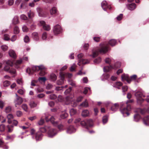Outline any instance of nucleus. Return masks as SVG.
Returning <instances> with one entry per match:
<instances>
[{"label":"nucleus","instance_id":"1a4fd4ad","mask_svg":"<svg viewBox=\"0 0 149 149\" xmlns=\"http://www.w3.org/2000/svg\"><path fill=\"white\" fill-rule=\"evenodd\" d=\"M62 29L60 25L57 24L55 26L53 29V32L55 35H57L62 32Z\"/></svg>","mask_w":149,"mask_h":149},{"label":"nucleus","instance_id":"f8f14e48","mask_svg":"<svg viewBox=\"0 0 149 149\" xmlns=\"http://www.w3.org/2000/svg\"><path fill=\"white\" fill-rule=\"evenodd\" d=\"M4 70L11 74H15L16 73L15 70L13 68H10V66L7 65H6L4 68Z\"/></svg>","mask_w":149,"mask_h":149},{"label":"nucleus","instance_id":"f03ea898","mask_svg":"<svg viewBox=\"0 0 149 149\" xmlns=\"http://www.w3.org/2000/svg\"><path fill=\"white\" fill-rule=\"evenodd\" d=\"M120 111L123 116L124 117L128 116L130 115L129 112L132 109L130 105H126V104H124L123 103H122L120 104Z\"/></svg>","mask_w":149,"mask_h":149},{"label":"nucleus","instance_id":"0e129e2a","mask_svg":"<svg viewBox=\"0 0 149 149\" xmlns=\"http://www.w3.org/2000/svg\"><path fill=\"white\" fill-rule=\"evenodd\" d=\"M16 115L17 117H20L22 115V113L20 111H17L16 112Z\"/></svg>","mask_w":149,"mask_h":149},{"label":"nucleus","instance_id":"423d86ee","mask_svg":"<svg viewBox=\"0 0 149 149\" xmlns=\"http://www.w3.org/2000/svg\"><path fill=\"white\" fill-rule=\"evenodd\" d=\"M81 124L85 128L88 129V127L93 126V121L91 120H83L81 122Z\"/></svg>","mask_w":149,"mask_h":149},{"label":"nucleus","instance_id":"3c124183","mask_svg":"<svg viewBox=\"0 0 149 149\" xmlns=\"http://www.w3.org/2000/svg\"><path fill=\"white\" fill-rule=\"evenodd\" d=\"M80 105L85 107H87L88 106V105L87 102V100H86L85 101L81 103Z\"/></svg>","mask_w":149,"mask_h":149},{"label":"nucleus","instance_id":"c03bdc74","mask_svg":"<svg viewBox=\"0 0 149 149\" xmlns=\"http://www.w3.org/2000/svg\"><path fill=\"white\" fill-rule=\"evenodd\" d=\"M6 65L12 67L13 65V62L11 60H8L6 62Z\"/></svg>","mask_w":149,"mask_h":149},{"label":"nucleus","instance_id":"a211bd4d","mask_svg":"<svg viewBox=\"0 0 149 149\" xmlns=\"http://www.w3.org/2000/svg\"><path fill=\"white\" fill-rule=\"evenodd\" d=\"M37 11L38 13L39 16L41 17H45V13L43 12L41 8L39 7L37 8Z\"/></svg>","mask_w":149,"mask_h":149},{"label":"nucleus","instance_id":"6e6552de","mask_svg":"<svg viewBox=\"0 0 149 149\" xmlns=\"http://www.w3.org/2000/svg\"><path fill=\"white\" fill-rule=\"evenodd\" d=\"M50 121L52 124L55 126H57L59 124L60 119L56 116H52L50 118Z\"/></svg>","mask_w":149,"mask_h":149},{"label":"nucleus","instance_id":"e433bc0d","mask_svg":"<svg viewBox=\"0 0 149 149\" xmlns=\"http://www.w3.org/2000/svg\"><path fill=\"white\" fill-rule=\"evenodd\" d=\"M28 15L29 19H31L34 16V14L33 12L30 10L28 13Z\"/></svg>","mask_w":149,"mask_h":149},{"label":"nucleus","instance_id":"de8ad7c7","mask_svg":"<svg viewBox=\"0 0 149 149\" xmlns=\"http://www.w3.org/2000/svg\"><path fill=\"white\" fill-rule=\"evenodd\" d=\"M47 34L46 32H44L43 33L42 36V40H47Z\"/></svg>","mask_w":149,"mask_h":149},{"label":"nucleus","instance_id":"dca6fc26","mask_svg":"<svg viewBox=\"0 0 149 149\" xmlns=\"http://www.w3.org/2000/svg\"><path fill=\"white\" fill-rule=\"evenodd\" d=\"M23 101V99L21 97H18L14 101L15 106L17 107V105H20Z\"/></svg>","mask_w":149,"mask_h":149},{"label":"nucleus","instance_id":"79ce46f5","mask_svg":"<svg viewBox=\"0 0 149 149\" xmlns=\"http://www.w3.org/2000/svg\"><path fill=\"white\" fill-rule=\"evenodd\" d=\"M68 82L69 84L70 85L74 87L76 86V84L75 81L72 80H68Z\"/></svg>","mask_w":149,"mask_h":149},{"label":"nucleus","instance_id":"680f3d73","mask_svg":"<svg viewBox=\"0 0 149 149\" xmlns=\"http://www.w3.org/2000/svg\"><path fill=\"white\" fill-rule=\"evenodd\" d=\"M11 111V107L10 106L7 107L5 109V112L7 113L10 112Z\"/></svg>","mask_w":149,"mask_h":149},{"label":"nucleus","instance_id":"4c0bfd02","mask_svg":"<svg viewBox=\"0 0 149 149\" xmlns=\"http://www.w3.org/2000/svg\"><path fill=\"white\" fill-rule=\"evenodd\" d=\"M21 107L26 112L28 111V108L27 104H23Z\"/></svg>","mask_w":149,"mask_h":149},{"label":"nucleus","instance_id":"8fccbe9b","mask_svg":"<svg viewBox=\"0 0 149 149\" xmlns=\"http://www.w3.org/2000/svg\"><path fill=\"white\" fill-rule=\"evenodd\" d=\"M76 112V110L74 109H71L70 110V112L71 116L75 114Z\"/></svg>","mask_w":149,"mask_h":149},{"label":"nucleus","instance_id":"bb28decb","mask_svg":"<svg viewBox=\"0 0 149 149\" xmlns=\"http://www.w3.org/2000/svg\"><path fill=\"white\" fill-rule=\"evenodd\" d=\"M50 128L52 129V130L51 131V133H52V134H53V136L52 137H49L52 138L56 135L57 134V131L53 127L50 126Z\"/></svg>","mask_w":149,"mask_h":149},{"label":"nucleus","instance_id":"5fc2aeb1","mask_svg":"<svg viewBox=\"0 0 149 149\" xmlns=\"http://www.w3.org/2000/svg\"><path fill=\"white\" fill-rule=\"evenodd\" d=\"M127 87L126 86H125L122 87V92L123 93V95H125V92L127 91Z\"/></svg>","mask_w":149,"mask_h":149},{"label":"nucleus","instance_id":"338daca9","mask_svg":"<svg viewBox=\"0 0 149 149\" xmlns=\"http://www.w3.org/2000/svg\"><path fill=\"white\" fill-rule=\"evenodd\" d=\"M8 128V132H11L13 130V126L12 125H8L7 127Z\"/></svg>","mask_w":149,"mask_h":149},{"label":"nucleus","instance_id":"c756f323","mask_svg":"<svg viewBox=\"0 0 149 149\" xmlns=\"http://www.w3.org/2000/svg\"><path fill=\"white\" fill-rule=\"evenodd\" d=\"M118 104L116 103L113 104L111 107V110L113 111H116L118 108Z\"/></svg>","mask_w":149,"mask_h":149},{"label":"nucleus","instance_id":"2f4dec72","mask_svg":"<svg viewBox=\"0 0 149 149\" xmlns=\"http://www.w3.org/2000/svg\"><path fill=\"white\" fill-rule=\"evenodd\" d=\"M101 60V58L100 57H98L94 60L93 62L95 64L97 65L100 63Z\"/></svg>","mask_w":149,"mask_h":149},{"label":"nucleus","instance_id":"13d9d810","mask_svg":"<svg viewBox=\"0 0 149 149\" xmlns=\"http://www.w3.org/2000/svg\"><path fill=\"white\" fill-rule=\"evenodd\" d=\"M58 128L60 131L64 130L65 129V127L62 125L61 124L59 125H58Z\"/></svg>","mask_w":149,"mask_h":149},{"label":"nucleus","instance_id":"774afa93","mask_svg":"<svg viewBox=\"0 0 149 149\" xmlns=\"http://www.w3.org/2000/svg\"><path fill=\"white\" fill-rule=\"evenodd\" d=\"M30 40L28 36H26L24 38V41L26 43H28L29 41Z\"/></svg>","mask_w":149,"mask_h":149},{"label":"nucleus","instance_id":"f3484780","mask_svg":"<svg viewBox=\"0 0 149 149\" xmlns=\"http://www.w3.org/2000/svg\"><path fill=\"white\" fill-rule=\"evenodd\" d=\"M8 54L10 57L14 59H16L17 58L16 54L15 51L13 49H10L8 52Z\"/></svg>","mask_w":149,"mask_h":149},{"label":"nucleus","instance_id":"a19ab883","mask_svg":"<svg viewBox=\"0 0 149 149\" xmlns=\"http://www.w3.org/2000/svg\"><path fill=\"white\" fill-rule=\"evenodd\" d=\"M29 105L31 108H34L37 106V104L34 101H31Z\"/></svg>","mask_w":149,"mask_h":149},{"label":"nucleus","instance_id":"58836bf2","mask_svg":"<svg viewBox=\"0 0 149 149\" xmlns=\"http://www.w3.org/2000/svg\"><path fill=\"white\" fill-rule=\"evenodd\" d=\"M7 117L8 119V123H11V121L10 120L13 118V116L11 114H9L7 115Z\"/></svg>","mask_w":149,"mask_h":149},{"label":"nucleus","instance_id":"49530a36","mask_svg":"<svg viewBox=\"0 0 149 149\" xmlns=\"http://www.w3.org/2000/svg\"><path fill=\"white\" fill-rule=\"evenodd\" d=\"M64 74V78H65V77H67L68 78H70L72 77V74L71 73H65L63 72Z\"/></svg>","mask_w":149,"mask_h":149},{"label":"nucleus","instance_id":"7c9ffc66","mask_svg":"<svg viewBox=\"0 0 149 149\" xmlns=\"http://www.w3.org/2000/svg\"><path fill=\"white\" fill-rule=\"evenodd\" d=\"M116 41L115 39L111 40L109 42V44L112 46H115L116 44Z\"/></svg>","mask_w":149,"mask_h":149},{"label":"nucleus","instance_id":"f704fd0d","mask_svg":"<svg viewBox=\"0 0 149 149\" xmlns=\"http://www.w3.org/2000/svg\"><path fill=\"white\" fill-rule=\"evenodd\" d=\"M102 121L103 124L107 123L108 121V116H103Z\"/></svg>","mask_w":149,"mask_h":149},{"label":"nucleus","instance_id":"6ab92c4d","mask_svg":"<svg viewBox=\"0 0 149 149\" xmlns=\"http://www.w3.org/2000/svg\"><path fill=\"white\" fill-rule=\"evenodd\" d=\"M127 8L129 10H134L136 7V4L134 3L127 5Z\"/></svg>","mask_w":149,"mask_h":149},{"label":"nucleus","instance_id":"ddd939ff","mask_svg":"<svg viewBox=\"0 0 149 149\" xmlns=\"http://www.w3.org/2000/svg\"><path fill=\"white\" fill-rule=\"evenodd\" d=\"M101 6L103 9L105 11H106L107 9H109V10L111 9V7L108 5L105 1H103L102 2Z\"/></svg>","mask_w":149,"mask_h":149},{"label":"nucleus","instance_id":"4d7b16f0","mask_svg":"<svg viewBox=\"0 0 149 149\" xmlns=\"http://www.w3.org/2000/svg\"><path fill=\"white\" fill-rule=\"evenodd\" d=\"M8 47L6 45H3L1 46V48L3 51H5L8 49Z\"/></svg>","mask_w":149,"mask_h":149},{"label":"nucleus","instance_id":"c85d7f7f","mask_svg":"<svg viewBox=\"0 0 149 149\" xmlns=\"http://www.w3.org/2000/svg\"><path fill=\"white\" fill-rule=\"evenodd\" d=\"M77 67V65L75 63L71 65L69 69L70 70L71 72H75L76 71V68Z\"/></svg>","mask_w":149,"mask_h":149},{"label":"nucleus","instance_id":"a18cd8bd","mask_svg":"<svg viewBox=\"0 0 149 149\" xmlns=\"http://www.w3.org/2000/svg\"><path fill=\"white\" fill-rule=\"evenodd\" d=\"M82 47L84 49L87 50L89 48V45L88 43H84L82 45Z\"/></svg>","mask_w":149,"mask_h":149},{"label":"nucleus","instance_id":"bf43d9fd","mask_svg":"<svg viewBox=\"0 0 149 149\" xmlns=\"http://www.w3.org/2000/svg\"><path fill=\"white\" fill-rule=\"evenodd\" d=\"M3 84L4 87H7L10 85V83L8 81H5L3 82Z\"/></svg>","mask_w":149,"mask_h":149},{"label":"nucleus","instance_id":"473e14b6","mask_svg":"<svg viewBox=\"0 0 149 149\" xmlns=\"http://www.w3.org/2000/svg\"><path fill=\"white\" fill-rule=\"evenodd\" d=\"M122 79L123 81H124L125 80H126L127 82L130 83V81H128V77L127 75L126 74H123L121 76Z\"/></svg>","mask_w":149,"mask_h":149},{"label":"nucleus","instance_id":"412c9836","mask_svg":"<svg viewBox=\"0 0 149 149\" xmlns=\"http://www.w3.org/2000/svg\"><path fill=\"white\" fill-rule=\"evenodd\" d=\"M144 124L146 126H149V115L145 117L143 119Z\"/></svg>","mask_w":149,"mask_h":149},{"label":"nucleus","instance_id":"9b49d317","mask_svg":"<svg viewBox=\"0 0 149 149\" xmlns=\"http://www.w3.org/2000/svg\"><path fill=\"white\" fill-rule=\"evenodd\" d=\"M38 24L39 26H42L43 29L45 30L48 31L51 29L49 25L46 24L45 22L44 21H39Z\"/></svg>","mask_w":149,"mask_h":149},{"label":"nucleus","instance_id":"72a5a7b5","mask_svg":"<svg viewBox=\"0 0 149 149\" xmlns=\"http://www.w3.org/2000/svg\"><path fill=\"white\" fill-rule=\"evenodd\" d=\"M19 22L18 18L17 16H15L12 20V23L13 24H15Z\"/></svg>","mask_w":149,"mask_h":149},{"label":"nucleus","instance_id":"2eb2a0df","mask_svg":"<svg viewBox=\"0 0 149 149\" xmlns=\"http://www.w3.org/2000/svg\"><path fill=\"white\" fill-rule=\"evenodd\" d=\"M64 74L63 72H60V79L57 82V83L58 85H61L63 83V81L64 79Z\"/></svg>","mask_w":149,"mask_h":149},{"label":"nucleus","instance_id":"69168bd1","mask_svg":"<svg viewBox=\"0 0 149 149\" xmlns=\"http://www.w3.org/2000/svg\"><path fill=\"white\" fill-rule=\"evenodd\" d=\"M17 82L18 84L22 85L23 84V81L21 78H19L17 79Z\"/></svg>","mask_w":149,"mask_h":149},{"label":"nucleus","instance_id":"5701e85b","mask_svg":"<svg viewBox=\"0 0 149 149\" xmlns=\"http://www.w3.org/2000/svg\"><path fill=\"white\" fill-rule=\"evenodd\" d=\"M113 61V60L112 59L109 58H106L105 60V61L106 63L109 64L111 65H113L112 63Z\"/></svg>","mask_w":149,"mask_h":149},{"label":"nucleus","instance_id":"4be33fe9","mask_svg":"<svg viewBox=\"0 0 149 149\" xmlns=\"http://www.w3.org/2000/svg\"><path fill=\"white\" fill-rule=\"evenodd\" d=\"M31 37L35 41H38L39 39L38 33L36 32H33L32 34Z\"/></svg>","mask_w":149,"mask_h":149},{"label":"nucleus","instance_id":"393cba45","mask_svg":"<svg viewBox=\"0 0 149 149\" xmlns=\"http://www.w3.org/2000/svg\"><path fill=\"white\" fill-rule=\"evenodd\" d=\"M57 12V9L55 7H53L50 10V13L52 15L56 14Z\"/></svg>","mask_w":149,"mask_h":149},{"label":"nucleus","instance_id":"20e7f679","mask_svg":"<svg viewBox=\"0 0 149 149\" xmlns=\"http://www.w3.org/2000/svg\"><path fill=\"white\" fill-rule=\"evenodd\" d=\"M135 96L136 98L137 104L141 105L144 100L143 97H145L146 95L140 91H137L135 94Z\"/></svg>","mask_w":149,"mask_h":149},{"label":"nucleus","instance_id":"603ef678","mask_svg":"<svg viewBox=\"0 0 149 149\" xmlns=\"http://www.w3.org/2000/svg\"><path fill=\"white\" fill-rule=\"evenodd\" d=\"M81 82L82 83H87L88 81V80L87 77H84L81 80Z\"/></svg>","mask_w":149,"mask_h":149},{"label":"nucleus","instance_id":"aec40b11","mask_svg":"<svg viewBox=\"0 0 149 149\" xmlns=\"http://www.w3.org/2000/svg\"><path fill=\"white\" fill-rule=\"evenodd\" d=\"M90 60L87 59H80L79 60V62L78 63V65H80L79 64L80 63H81L83 64H89L90 63Z\"/></svg>","mask_w":149,"mask_h":149},{"label":"nucleus","instance_id":"6e6d98bb","mask_svg":"<svg viewBox=\"0 0 149 149\" xmlns=\"http://www.w3.org/2000/svg\"><path fill=\"white\" fill-rule=\"evenodd\" d=\"M44 123V120L43 119L41 118L37 123L38 125H42Z\"/></svg>","mask_w":149,"mask_h":149},{"label":"nucleus","instance_id":"09e8293b","mask_svg":"<svg viewBox=\"0 0 149 149\" xmlns=\"http://www.w3.org/2000/svg\"><path fill=\"white\" fill-rule=\"evenodd\" d=\"M19 32V28L17 26H15L14 29V33L15 34H18Z\"/></svg>","mask_w":149,"mask_h":149},{"label":"nucleus","instance_id":"7ed1b4c3","mask_svg":"<svg viewBox=\"0 0 149 149\" xmlns=\"http://www.w3.org/2000/svg\"><path fill=\"white\" fill-rule=\"evenodd\" d=\"M73 96L72 95L70 96H68L66 98V100L67 102V104H70L73 107H76L79 102H80L82 100L83 97L82 96H80L78 97L76 100H74L72 99Z\"/></svg>","mask_w":149,"mask_h":149},{"label":"nucleus","instance_id":"f257e3e1","mask_svg":"<svg viewBox=\"0 0 149 149\" xmlns=\"http://www.w3.org/2000/svg\"><path fill=\"white\" fill-rule=\"evenodd\" d=\"M109 50V47L106 43H102L100 45L99 47L92 50V54L88 56L94 58L97 56L99 53L104 54L107 53Z\"/></svg>","mask_w":149,"mask_h":149},{"label":"nucleus","instance_id":"a878e982","mask_svg":"<svg viewBox=\"0 0 149 149\" xmlns=\"http://www.w3.org/2000/svg\"><path fill=\"white\" fill-rule=\"evenodd\" d=\"M81 114L83 117L88 116L89 115V112L87 110H84L82 111Z\"/></svg>","mask_w":149,"mask_h":149},{"label":"nucleus","instance_id":"c9c22d12","mask_svg":"<svg viewBox=\"0 0 149 149\" xmlns=\"http://www.w3.org/2000/svg\"><path fill=\"white\" fill-rule=\"evenodd\" d=\"M122 85V83L120 82H116L114 85L113 86L116 87L118 89L119 88V87L121 86Z\"/></svg>","mask_w":149,"mask_h":149},{"label":"nucleus","instance_id":"37998d69","mask_svg":"<svg viewBox=\"0 0 149 149\" xmlns=\"http://www.w3.org/2000/svg\"><path fill=\"white\" fill-rule=\"evenodd\" d=\"M22 62V60L21 59H20L18 60H17L15 64V67L16 68H18V65L20 64Z\"/></svg>","mask_w":149,"mask_h":149},{"label":"nucleus","instance_id":"052dcab7","mask_svg":"<svg viewBox=\"0 0 149 149\" xmlns=\"http://www.w3.org/2000/svg\"><path fill=\"white\" fill-rule=\"evenodd\" d=\"M5 129V126L3 124L0 125V131L3 132L4 131Z\"/></svg>","mask_w":149,"mask_h":149},{"label":"nucleus","instance_id":"39448f33","mask_svg":"<svg viewBox=\"0 0 149 149\" xmlns=\"http://www.w3.org/2000/svg\"><path fill=\"white\" fill-rule=\"evenodd\" d=\"M53 130L52 129L50 128L49 126H46L44 127L41 128L40 129V132L44 133L47 132V135L48 137H52L53 135L52 134L51 131Z\"/></svg>","mask_w":149,"mask_h":149},{"label":"nucleus","instance_id":"0eeeda50","mask_svg":"<svg viewBox=\"0 0 149 149\" xmlns=\"http://www.w3.org/2000/svg\"><path fill=\"white\" fill-rule=\"evenodd\" d=\"M120 66V65L119 63L118 62L115 64L114 66L110 65V66L104 67L103 68V70L105 72H107L111 70L112 69L118 68Z\"/></svg>","mask_w":149,"mask_h":149},{"label":"nucleus","instance_id":"4468645a","mask_svg":"<svg viewBox=\"0 0 149 149\" xmlns=\"http://www.w3.org/2000/svg\"><path fill=\"white\" fill-rule=\"evenodd\" d=\"M76 130V129L73 126H70L67 129L66 132L69 134H72L74 133Z\"/></svg>","mask_w":149,"mask_h":149},{"label":"nucleus","instance_id":"cd10ccee","mask_svg":"<svg viewBox=\"0 0 149 149\" xmlns=\"http://www.w3.org/2000/svg\"><path fill=\"white\" fill-rule=\"evenodd\" d=\"M138 112H140L142 114H143L146 112L149 113V107L148 108L147 110H146L145 109H138Z\"/></svg>","mask_w":149,"mask_h":149},{"label":"nucleus","instance_id":"ea45409f","mask_svg":"<svg viewBox=\"0 0 149 149\" xmlns=\"http://www.w3.org/2000/svg\"><path fill=\"white\" fill-rule=\"evenodd\" d=\"M51 79L52 81H55L57 77L54 74H52L50 76Z\"/></svg>","mask_w":149,"mask_h":149},{"label":"nucleus","instance_id":"b1692460","mask_svg":"<svg viewBox=\"0 0 149 149\" xmlns=\"http://www.w3.org/2000/svg\"><path fill=\"white\" fill-rule=\"evenodd\" d=\"M134 121L136 122H138L141 119V117L139 114L136 113L134 115Z\"/></svg>","mask_w":149,"mask_h":149},{"label":"nucleus","instance_id":"864d4df0","mask_svg":"<svg viewBox=\"0 0 149 149\" xmlns=\"http://www.w3.org/2000/svg\"><path fill=\"white\" fill-rule=\"evenodd\" d=\"M68 114L67 113L64 112L62 113L61 115L60 116L62 118H66L68 116Z\"/></svg>","mask_w":149,"mask_h":149},{"label":"nucleus","instance_id":"e2e57ef3","mask_svg":"<svg viewBox=\"0 0 149 149\" xmlns=\"http://www.w3.org/2000/svg\"><path fill=\"white\" fill-rule=\"evenodd\" d=\"M22 31L24 32H27L28 30V28L26 26L24 25L22 27Z\"/></svg>","mask_w":149,"mask_h":149},{"label":"nucleus","instance_id":"9d476101","mask_svg":"<svg viewBox=\"0 0 149 149\" xmlns=\"http://www.w3.org/2000/svg\"><path fill=\"white\" fill-rule=\"evenodd\" d=\"M43 136V134L40 132H38L36 133L34 136H32V138L35 139L36 141L41 140Z\"/></svg>","mask_w":149,"mask_h":149}]
</instances>
